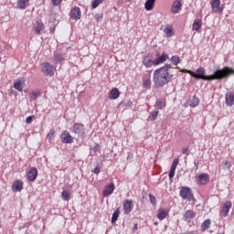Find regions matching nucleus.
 Returning <instances> with one entry per match:
<instances>
[{"label": "nucleus", "mask_w": 234, "mask_h": 234, "mask_svg": "<svg viewBox=\"0 0 234 234\" xmlns=\"http://www.w3.org/2000/svg\"><path fill=\"white\" fill-rule=\"evenodd\" d=\"M70 17L73 19V21H78L79 19H81V9L80 7L75 6L70 11Z\"/></svg>", "instance_id": "7"}, {"label": "nucleus", "mask_w": 234, "mask_h": 234, "mask_svg": "<svg viewBox=\"0 0 234 234\" xmlns=\"http://www.w3.org/2000/svg\"><path fill=\"white\" fill-rule=\"evenodd\" d=\"M30 98L31 100H37V98H39V96H41V92L39 91H33L30 93Z\"/></svg>", "instance_id": "35"}, {"label": "nucleus", "mask_w": 234, "mask_h": 234, "mask_svg": "<svg viewBox=\"0 0 234 234\" xmlns=\"http://www.w3.org/2000/svg\"><path fill=\"white\" fill-rule=\"evenodd\" d=\"M62 136L63 144H72V142H74V138L72 137V135H70V133H69L68 131H64L62 133Z\"/></svg>", "instance_id": "17"}, {"label": "nucleus", "mask_w": 234, "mask_h": 234, "mask_svg": "<svg viewBox=\"0 0 234 234\" xmlns=\"http://www.w3.org/2000/svg\"><path fill=\"white\" fill-rule=\"evenodd\" d=\"M34 32L37 34V36H39L43 30H45V24L43 22L37 20L35 24Z\"/></svg>", "instance_id": "15"}, {"label": "nucleus", "mask_w": 234, "mask_h": 234, "mask_svg": "<svg viewBox=\"0 0 234 234\" xmlns=\"http://www.w3.org/2000/svg\"><path fill=\"white\" fill-rule=\"evenodd\" d=\"M171 61H172L173 65H175L176 67V65H178V63H180V58L178 56H173L171 58Z\"/></svg>", "instance_id": "37"}, {"label": "nucleus", "mask_w": 234, "mask_h": 234, "mask_svg": "<svg viewBox=\"0 0 234 234\" xmlns=\"http://www.w3.org/2000/svg\"><path fill=\"white\" fill-rule=\"evenodd\" d=\"M37 178V168L36 167L30 168L27 173V180L29 182H36Z\"/></svg>", "instance_id": "10"}, {"label": "nucleus", "mask_w": 234, "mask_h": 234, "mask_svg": "<svg viewBox=\"0 0 234 234\" xmlns=\"http://www.w3.org/2000/svg\"><path fill=\"white\" fill-rule=\"evenodd\" d=\"M133 229H138V224H135Z\"/></svg>", "instance_id": "49"}, {"label": "nucleus", "mask_w": 234, "mask_h": 234, "mask_svg": "<svg viewBox=\"0 0 234 234\" xmlns=\"http://www.w3.org/2000/svg\"><path fill=\"white\" fill-rule=\"evenodd\" d=\"M84 129L85 126L82 123H75L73 125V133H75V134H80Z\"/></svg>", "instance_id": "27"}, {"label": "nucleus", "mask_w": 234, "mask_h": 234, "mask_svg": "<svg viewBox=\"0 0 234 234\" xmlns=\"http://www.w3.org/2000/svg\"><path fill=\"white\" fill-rule=\"evenodd\" d=\"M51 1L54 6H58V5H60L61 1L63 0H51Z\"/></svg>", "instance_id": "43"}, {"label": "nucleus", "mask_w": 234, "mask_h": 234, "mask_svg": "<svg viewBox=\"0 0 234 234\" xmlns=\"http://www.w3.org/2000/svg\"><path fill=\"white\" fill-rule=\"evenodd\" d=\"M18 90L21 92L23 90L22 89H18Z\"/></svg>", "instance_id": "50"}, {"label": "nucleus", "mask_w": 234, "mask_h": 234, "mask_svg": "<svg viewBox=\"0 0 234 234\" xmlns=\"http://www.w3.org/2000/svg\"><path fill=\"white\" fill-rule=\"evenodd\" d=\"M149 198H150L151 204H154V205L156 204V197L150 194Z\"/></svg>", "instance_id": "42"}, {"label": "nucleus", "mask_w": 234, "mask_h": 234, "mask_svg": "<svg viewBox=\"0 0 234 234\" xmlns=\"http://www.w3.org/2000/svg\"><path fill=\"white\" fill-rule=\"evenodd\" d=\"M223 165L226 167V169H231V163L229 161L223 162Z\"/></svg>", "instance_id": "41"}, {"label": "nucleus", "mask_w": 234, "mask_h": 234, "mask_svg": "<svg viewBox=\"0 0 234 234\" xmlns=\"http://www.w3.org/2000/svg\"><path fill=\"white\" fill-rule=\"evenodd\" d=\"M120 217V207H118L112 214V224H115L117 222L118 218Z\"/></svg>", "instance_id": "32"}, {"label": "nucleus", "mask_w": 234, "mask_h": 234, "mask_svg": "<svg viewBox=\"0 0 234 234\" xmlns=\"http://www.w3.org/2000/svg\"><path fill=\"white\" fill-rule=\"evenodd\" d=\"M154 3H156V0H146V2L144 3L145 10H147V12L153 10V8H154Z\"/></svg>", "instance_id": "25"}, {"label": "nucleus", "mask_w": 234, "mask_h": 234, "mask_svg": "<svg viewBox=\"0 0 234 234\" xmlns=\"http://www.w3.org/2000/svg\"><path fill=\"white\" fill-rule=\"evenodd\" d=\"M186 73L189 74L195 80H204L205 81H213L215 80H224V78H229L234 76V69L225 67L222 69H217L212 75H206V69L199 67L196 72L191 69H186Z\"/></svg>", "instance_id": "1"}, {"label": "nucleus", "mask_w": 234, "mask_h": 234, "mask_svg": "<svg viewBox=\"0 0 234 234\" xmlns=\"http://www.w3.org/2000/svg\"><path fill=\"white\" fill-rule=\"evenodd\" d=\"M56 134V131L50 130L48 134V142H52L54 140V135Z\"/></svg>", "instance_id": "39"}, {"label": "nucleus", "mask_w": 234, "mask_h": 234, "mask_svg": "<svg viewBox=\"0 0 234 234\" xmlns=\"http://www.w3.org/2000/svg\"><path fill=\"white\" fill-rule=\"evenodd\" d=\"M41 71L45 76L52 77L54 76V72H56V68H54L50 63L45 62L41 65Z\"/></svg>", "instance_id": "4"}, {"label": "nucleus", "mask_w": 234, "mask_h": 234, "mask_svg": "<svg viewBox=\"0 0 234 234\" xmlns=\"http://www.w3.org/2000/svg\"><path fill=\"white\" fill-rule=\"evenodd\" d=\"M133 157H134V155L133 154L129 153L126 160H133Z\"/></svg>", "instance_id": "48"}, {"label": "nucleus", "mask_w": 234, "mask_h": 234, "mask_svg": "<svg viewBox=\"0 0 234 234\" xmlns=\"http://www.w3.org/2000/svg\"><path fill=\"white\" fill-rule=\"evenodd\" d=\"M110 100H118L120 98V90L118 89H112L109 95Z\"/></svg>", "instance_id": "26"}, {"label": "nucleus", "mask_w": 234, "mask_h": 234, "mask_svg": "<svg viewBox=\"0 0 234 234\" xmlns=\"http://www.w3.org/2000/svg\"><path fill=\"white\" fill-rule=\"evenodd\" d=\"M198 103H200V100L197 96H192L187 101V105L189 107H198Z\"/></svg>", "instance_id": "20"}, {"label": "nucleus", "mask_w": 234, "mask_h": 234, "mask_svg": "<svg viewBox=\"0 0 234 234\" xmlns=\"http://www.w3.org/2000/svg\"><path fill=\"white\" fill-rule=\"evenodd\" d=\"M179 195L183 198V200H188V202H191V200H193L194 197L191 188L187 186H182Z\"/></svg>", "instance_id": "3"}, {"label": "nucleus", "mask_w": 234, "mask_h": 234, "mask_svg": "<svg viewBox=\"0 0 234 234\" xmlns=\"http://www.w3.org/2000/svg\"><path fill=\"white\" fill-rule=\"evenodd\" d=\"M155 107L161 111V109H164L165 107V100H157L155 102Z\"/></svg>", "instance_id": "34"}, {"label": "nucleus", "mask_w": 234, "mask_h": 234, "mask_svg": "<svg viewBox=\"0 0 234 234\" xmlns=\"http://www.w3.org/2000/svg\"><path fill=\"white\" fill-rule=\"evenodd\" d=\"M133 207H134L133 200L126 199L123 201L122 209H123L125 215H129V213H131L133 211Z\"/></svg>", "instance_id": "5"}, {"label": "nucleus", "mask_w": 234, "mask_h": 234, "mask_svg": "<svg viewBox=\"0 0 234 234\" xmlns=\"http://www.w3.org/2000/svg\"><path fill=\"white\" fill-rule=\"evenodd\" d=\"M34 118L32 116H28L27 119H26V123H30L31 122H33Z\"/></svg>", "instance_id": "44"}, {"label": "nucleus", "mask_w": 234, "mask_h": 234, "mask_svg": "<svg viewBox=\"0 0 234 234\" xmlns=\"http://www.w3.org/2000/svg\"><path fill=\"white\" fill-rule=\"evenodd\" d=\"M100 171H101L100 167L97 166V167L94 168L93 173L95 175H100Z\"/></svg>", "instance_id": "46"}, {"label": "nucleus", "mask_w": 234, "mask_h": 234, "mask_svg": "<svg viewBox=\"0 0 234 234\" xmlns=\"http://www.w3.org/2000/svg\"><path fill=\"white\" fill-rule=\"evenodd\" d=\"M225 103L228 107H233L234 105V92L228 91L225 95Z\"/></svg>", "instance_id": "8"}, {"label": "nucleus", "mask_w": 234, "mask_h": 234, "mask_svg": "<svg viewBox=\"0 0 234 234\" xmlns=\"http://www.w3.org/2000/svg\"><path fill=\"white\" fill-rule=\"evenodd\" d=\"M178 158L174 159L171 168H170V172L168 174L169 176V180H173V178H175V172L176 171V166L178 165Z\"/></svg>", "instance_id": "13"}, {"label": "nucleus", "mask_w": 234, "mask_h": 234, "mask_svg": "<svg viewBox=\"0 0 234 234\" xmlns=\"http://www.w3.org/2000/svg\"><path fill=\"white\" fill-rule=\"evenodd\" d=\"M23 186L24 183L21 180H16L13 185H12V189L14 193H19V191H23Z\"/></svg>", "instance_id": "18"}, {"label": "nucleus", "mask_w": 234, "mask_h": 234, "mask_svg": "<svg viewBox=\"0 0 234 234\" xmlns=\"http://www.w3.org/2000/svg\"><path fill=\"white\" fill-rule=\"evenodd\" d=\"M164 32H165V36H166L167 37H173V34H174V32H173V26H167V27L164 29Z\"/></svg>", "instance_id": "31"}, {"label": "nucleus", "mask_w": 234, "mask_h": 234, "mask_svg": "<svg viewBox=\"0 0 234 234\" xmlns=\"http://www.w3.org/2000/svg\"><path fill=\"white\" fill-rule=\"evenodd\" d=\"M150 118H152V120H156V118H158V111H154L151 113Z\"/></svg>", "instance_id": "40"}, {"label": "nucleus", "mask_w": 234, "mask_h": 234, "mask_svg": "<svg viewBox=\"0 0 234 234\" xmlns=\"http://www.w3.org/2000/svg\"><path fill=\"white\" fill-rule=\"evenodd\" d=\"M116 187L114 186V183H110L104 187V190L102 191L103 197H111L112 193H114V189Z\"/></svg>", "instance_id": "9"}, {"label": "nucleus", "mask_w": 234, "mask_h": 234, "mask_svg": "<svg viewBox=\"0 0 234 234\" xmlns=\"http://www.w3.org/2000/svg\"><path fill=\"white\" fill-rule=\"evenodd\" d=\"M231 201H226L223 205V207L221 209L220 215L221 217H228L229 214V209H231Z\"/></svg>", "instance_id": "11"}, {"label": "nucleus", "mask_w": 234, "mask_h": 234, "mask_svg": "<svg viewBox=\"0 0 234 234\" xmlns=\"http://www.w3.org/2000/svg\"><path fill=\"white\" fill-rule=\"evenodd\" d=\"M143 86L144 89H149V87H151V79H144L143 80Z\"/></svg>", "instance_id": "38"}, {"label": "nucleus", "mask_w": 234, "mask_h": 234, "mask_svg": "<svg viewBox=\"0 0 234 234\" xmlns=\"http://www.w3.org/2000/svg\"><path fill=\"white\" fill-rule=\"evenodd\" d=\"M197 184L199 186H206L207 182H209V175L207 174H201L196 176Z\"/></svg>", "instance_id": "6"}, {"label": "nucleus", "mask_w": 234, "mask_h": 234, "mask_svg": "<svg viewBox=\"0 0 234 234\" xmlns=\"http://www.w3.org/2000/svg\"><path fill=\"white\" fill-rule=\"evenodd\" d=\"M182 10V2L180 0H176L171 7L172 14H178Z\"/></svg>", "instance_id": "16"}, {"label": "nucleus", "mask_w": 234, "mask_h": 234, "mask_svg": "<svg viewBox=\"0 0 234 234\" xmlns=\"http://www.w3.org/2000/svg\"><path fill=\"white\" fill-rule=\"evenodd\" d=\"M61 197L65 202H69L70 200V191L69 190H64L62 191Z\"/></svg>", "instance_id": "33"}, {"label": "nucleus", "mask_w": 234, "mask_h": 234, "mask_svg": "<svg viewBox=\"0 0 234 234\" xmlns=\"http://www.w3.org/2000/svg\"><path fill=\"white\" fill-rule=\"evenodd\" d=\"M167 58H169V55L165 53H163L161 56L157 57L154 60V67H157V65H162V63H165V61L167 60Z\"/></svg>", "instance_id": "19"}, {"label": "nucleus", "mask_w": 234, "mask_h": 234, "mask_svg": "<svg viewBox=\"0 0 234 234\" xmlns=\"http://www.w3.org/2000/svg\"><path fill=\"white\" fill-rule=\"evenodd\" d=\"M53 61L55 65H58V63H61L62 61H65V55L61 53H55Z\"/></svg>", "instance_id": "23"}, {"label": "nucleus", "mask_w": 234, "mask_h": 234, "mask_svg": "<svg viewBox=\"0 0 234 234\" xmlns=\"http://www.w3.org/2000/svg\"><path fill=\"white\" fill-rule=\"evenodd\" d=\"M100 149H101L100 144H96V145L93 147L94 153H97V151H100Z\"/></svg>", "instance_id": "47"}, {"label": "nucleus", "mask_w": 234, "mask_h": 234, "mask_svg": "<svg viewBox=\"0 0 234 234\" xmlns=\"http://www.w3.org/2000/svg\"><path fill=\"white\" fill-rule=\"evenodd\" d=\"M15 89H23L25 87V79H17L14 82Z\"/></svg>", "instance_id": "29"}, {"label": "nucleus", "mask_w": 234, "mask_h": 234, "mask_svg": "<svg viewBox=\"0 0 234 234\" xmlns=\"http://www.w3.org/2000/svg\"><path fill=\"white\" fill-rule=\"evenodd\" d=\"M197 217V213L193 210H186L185 214L183 215V219L185 222H191L193 218Z\"/></svg>", "instance_id": "12"}, {"label": "nucleus", "mask_w": 234, "mask_h": 234, "mask_svg": "<svg viewBox=\"0 0 234 234\" xmlns=\"http://www.w3.org/2000/svg\"><path fill=\"white\" fill-rule=\"evenodd\" d=\"M220 0H212V2L210 3L211 5V8H212V12H223L224 8H222L220 6Z\"/></svg>", "instance_id": "14"}, {"label": "nucleus", "mask_w": 234, "mask_h": 234, "mask_svg": "<svg viewBox=\"0 0 234 234\" xmlns=\"http://www.w3.org/2000/svg\"><path fill=\"white\" fill-rule=\"evenodd\" d=\"M28 3H30V0H17V8L25 10L28 6Z\"/></svg>", "instance_id": "24"}, {"label": "nucleus", "mask_w": 234, "mask_h": 234, "mask_svg": "<svg viewBox=\"0 0 234 234\" xmlns=\"http://www.w3.org/2000/svg\"><path fill=\"white\" fill-rule=\"evenodd\" d=\"M200 28H202V20L201 19L195 20L192 25V30L198 32V30H200Z\"/></svg>", "instance_id": "28"}, {"label": "nucleus", "mask_w": 234, "mask_h": 234, "mask_svg": "<svg viewBox=\"0 0 234 234\" xmlns=\"http://www.w3.org/2000/svg\"><path fill=\"white\" fill-rule=\"evenodd\" d=\"M211 227V219H206L202 224H201V229L202 231H206L209 229Z\"/></svg>", "instance_id": "30"}, {"label": "nucleus", "mask_w": 234, "mask_h": 234, "mask_svg": "<svg viewBox=\"0 0 234 234\" xmlns=\"http://www.w3.org/2000/svg\"><path fill=\"white\" fill-rule=\"evenodd\" d=\"M105 0H93L91 2V7L94 9L96 8L99 5H101Z\"/></svg>", "instance_id": "36"}, {"label": "nucleus", "mask_w": 234, "mask_h": 234, "mask_svg": "<svg viewBox=\"0 0 234 234\" xmlns=\"http://www.w3.org/2000/svg\"><path fill=\"white\" fill-rule=\"evenodd\" d=\"M182 153L183 154H189V148H183Z\"/></svg>", "instance_id": "45"}, {"label": "nucleus", "mask_w": 234, "mask_h": 234, "mask_svg": "<svg viewBox=\"0 0 234 234\" xmlns=\"http://www.w3.org/2000/svg\"><path fill=\"white\" fill-rule=\"evenodd\" d=\"M143 65H144L146 69H151V67H154V60L151 59L149 56H146L143 59Z\"/></svg>", "instance_id": "21"}, {"label": "nucleus", "mask_w": 234, "mask_h": 234, "mask_svg": "<svg viewBox=\"0 0 234 234\" xmlns=\"http://www.w3.org/2000/svg\"><path fill=\"white\" fill-rule=\"evenodd\" d=\"M167 215H169V210H165L164 208H159L157 210V218L159 220H164Z\"/></svg>", "instance_id": "22"}, {"label": "nucleus", "mask_w": 234, "mask_h": 234, "mask_svg": "<svg viewBox=\"0 0 234 234\" xmlns=\"http://www.w3.org/2000/svg\"><path fill=\"white\" fill-rule=\"evenodd\" d=\"M171 78H173V74H171V65L165 64L154 71V83L155 87L167 85Z\"/></svg>", "instance_id": "2"}]
</instances>
